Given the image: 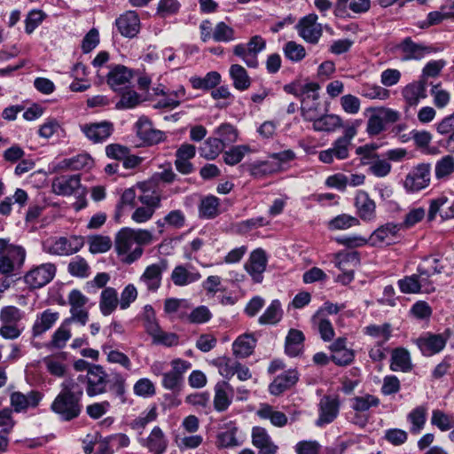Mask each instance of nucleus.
Here are the masks:
<instances>
[{
	"instance_id": "1",
	"label": "nucleus",
	"mask_w": 454,
	"mask_h": 454,
	"mask_svg": "<svg viewBox=\"0 0 454 454\" xmlns=\"http://www.w3.org/2000/svg\"><path fill=\"white\" fill-rule=\"evenodd\" d=\"M74 380H77L79 384H86V394L90 397L110 391L112 395L117 398L121 403L127 402L126 378L119 372L112 371L108 374L105 368L98 364L92 366L89 373L79 375Z\"/></svg>"
},
{
	"instance_id": "2",
	"label": "nucleus",
	"mask_w": 454,
	"mask_h": 454,
	"mask_svg": "<svg viewBox=\"0 0 454 454\" xmlns=\"http://www.w3.org/2000/svg\"><path fill=\"white\" fill-rule=\"evenodd\" d=\"M154 239L149 230L124 227L115 235L114 247L121 262L131 264L143 255L142 247L152 244Z\"/></svg>"
},
{
	"instance_id": "3",
	"label": "nucleus",
	"mask_w": 454,
	"mask_h": 454,
	"mask_svg": "<svg viewBox=\"0 0 454 454\" xmlns=\"http://www.w3.org/2000/svg\"><path fill=\"white\" fill-rule=\"evenodd\" d=\"M60 391L51 404V411L62 421L77 419L82 411L83 387L74 379H67L60 385Z\"/></svg>"
},
{
	"instance_id": "4",
	"label": "nucleus",
	"mask_w": 454,
	"mask_h": 454,
	"mask_svg": "<svg viewBox=\"0 0 454 454\" xmlns=\"http://www.w3.org/2000/svg\"><path fill=\"white\" fill-rule=\"evenodd\" d=\"M359 125L360 121H356L346 127L343 135L333 142L332 147L319 153V160L325 164H332L335 160H343L348 159L352 148V140L357 134Z\"/></svg>"
},
{
	"instance_id": "5",
	"label": "nucleus",
	"mask_w": 454,
	"mask_h": 454,
	"mask_svg": "<svg viewBox=\"0 0 454 454\" xmlns=\"http://www.w3.org/2000/svg\"><path fill=\"white\" fill-rule=\"evenodd\" d=\"M368 111L372 112L366 125L370 137L380 135L386 129V124L397 122L401 116L398 111L387 107L369 108Z\"/></svg>"
},
{
	"instance_id": "6",
	"label": "nucleus",
	"mask_w": 454,
	"mask_h": 454,
	"mask_svg": "<svg viewBox=\"0 0 454 454\" xmlns=\"http://www.w3.org/2000/svg\"><path fill=\"white\" fill-rule=\"evenodd\" d=\"M84 243V238L82 236L59 237L51 242L47 241L43 245V249L53 255L67 256L79 252Z\"/></svg>"
},
{
	"instance_id": "7",
	"label": "nucleus",
	"mask_w": 454,
	"mask_h": 454,
	"mask_svg": "<svg viewBox=\"0 0 454 454\" xmlns=\"http://www.w3.org/2000/svg\"><path fill=\"white\" fill-rule=\"evenodd\" d=\"M265 40L260 35L253 36L247 44L239 43L234 46L233 53L239 57L248 67H258L257 55L265 48Z\"/></svg>"
},
{
	"instance_id": "8",
	"label": "nucleus",
	"mask_w": 454,
	"mask_h": 454,
	"mask_svg": "<svg viewBox=\"0 0 454 454\" xmlns=\"http://www.w3.org/2000/svg\"><path fill=\"white\" fill-rule=\"evenodd\" d=\"M431 165L420 163L415 166L405 176L403 187L409 193L419 192L430 184Z\"/></svg>"
},
{
	"instance_id": "9",
	"label": "nucleus",
	"mask_w": 454,
	"mask_h": 454,
	"mask_svg": "<svg viewBox=\"0 0 454 454\" xmlns=\"http://www.w3.org/2000/svg\"><path fill=\"white\" fill-rule=\"evenodd\" d=\"M56 274V266L53 263H43L31 270L25 276V283L31 289L41 288L50 283Z\"/></svg>"
},
{
	"instance_id": "10",
	"label": "nucleus",
	"mask_w": 454,
	"mask_h": 454,
	"mask_svg": "<svg viewBox=\"0 0 454 454\" xmlns=\"http://www.w3.org/2000/svg\"><path fill=\"white\" fill-rule=\"evenodd\" d=\"M394 50L401 54L400 59L403 61L419 60L434 51L433 47L417 43L411 37H405L394 47Z\"/></svg>"
},
{
	"instance_id": "11",
	"label": "nucleus",
	"mask_w": 454,
	"mask_h": 454,
	"mask_svg": "<svg viewBox=\"0 0 454 454\" xmlns=\"http://www.w3.org/2000/svg\"><path fill=\"white\" fill-rule=\"evenodd\" d=\"M450 336V330L443 333H427L418 339L417 344L424 356H431L444 348Z\"/></svg>"
},
{
	"instance_id": "12",
	"label": "nucleus",
	"mask_w": 454,
	"mask_h": 454,
	"mask_svg": "<svg viewBox=\"0 0 454 454\" xmlns=\"http://www.w3.org/2000/svg\"><path fill=\"white\" fill-rule=\"evenodd\" d=\"M26 259V250L22 247H12L8 254L0 256V273L10 277L20 270Z\"/></svg>"
},
{
	"instance_id": "13",
	"label": "nucleus",
	"mask_w": 454,
	"mask_h": 454,
	"mask_svg": "<svg viewBox=\"0 0 454 454\" xmlns=\"http://www.w3.org/2000/svg\"><path fill=\"white\" fill-rule=\"evenodd\" d=\"M43 395L37 390H31L27 394L14 391L10 395L12 411L20 413L27 412L28 409L36 408L43 399Z\"/></svg>"
},
{
	"instance_id": "14",
	"label": "nucleus",
	"mask_w": 454,
	"mask_h": 454,
	"mask_svg": "<svg viewBox=\"0 0 454 454\" xmlns=\"http://www.w3.org/2000/svg\"><path fill=\"white\" fill-rule=\"evenodd\" d=\"M82 132L92 143L105 142L114 130V123L109 121L85 123L80 126Z\"/></svg>"
},
{
	"instance_id": "15",
	"label": "nucleus",
	"mask_w": 454,
	"mask_h": 454,
	"mask_svg": "<svg viewBox=\"0 0 454 454\" xmlns=\"http://www.w3.org/2000/svg\"><path fill=\"white\" fill-rule=\"evenodd\" d=\"M52 191L59 196H71L82 189V195H85V189L81 184V176L67 175L55 177L52 181Z\"/></svg>"
},
{
	"instance_id": "16",
	"label": "nucleus",
	"mask_w": 454,
	"mask_h": 454,
	"mask_svg": "<svg viewBox=\"0 0 454 454\" xmlns=\"http://www.w3.org/2000/svg\"><path fill=\"white\" fill-rule=\"evenodd\" d=\"M136 129L137 136L145 145H153L165 139L164 132L154 129L147 117H140L136 123Z\"/></svg>"
},
{
	"instance_id": "17",
	"label": "nucleus",
	"mask_w": 454,
	"mask_h": 454,
	"mask_svg": "<svg viewBox=\"0 0 454 454\" xmlns=\"http://www.w3.org/2000/svg\"><path fill=\"white\" fill-rule=\"evenodd\" d=\"M317 20L316 14H309L296 25L299 35L310 43H317L322 35V27L317 23Z\"/></svg>"
},
{
	"instance_id": "18",
	"label": "nucleus",
	"mask_w": 454,
	"mask_h": 454,
	"mask_svg": "<svg viewBox=\"0 0 454 454\" xmlns=\"http://www.w3.org/2000/svg\"><path fill=\"white\" fill-rule=\"evenodd\" d=\"M268 258L262 248L254 250L249 256L245 269L255 283H261L263 279V272L266 270Z\"/></svg>"
},
{
	"instance_id": "19",
	"label": "nucleus",
	"mask_w": 454,
	"mask_h": 454,
	"mask_svg": "<svg viewBox=\"0 0 454 454\" xmlns=\"http://www.w3.org/2000/svg\"><path fill=\"white\" fill-rule=\"evenodd\" d=\"M166 269L167 263L165 261L160 264L153 263L147 266L139 278V283L143 285L148 292H156L161 285L162 273Z\"/></svg>"
},
{
	"instance_id": "20",
	"label": "nucleus",
	"mask_w": 454,
	"mask_h": 454,
	"mask_svg": "<svg viewBox=\"0 0 454 454\" xmlns=\"http://www.w3.org/2000/svg\"><path fill=\"white\" fill-rule=\"evenodd\" d=\"M214 392V409L218 412L227 411L232 403L233 387L227 380H221L215 385Z\"/></svg>"
},
{
	"instance_id": "21",
	"label": "nucleus",
	"mask_w": 454,
	"mask_h": 454,
	"mask_svg": "<svg viewBox=\"0 0 454 454\" xmlns=\"http://www.w3.org/2000/svg\"><path fill=\"white\" fill-rule=\"evenodd\" d=\"M402 230L399 223L388 222L380 225L369 237V243L373 246L390 244Z\"/></svg>"
},
{
	"instance_id": "22",
	"label": "nucleus",
	"mask_w": 454,
	"mask_h": 454,
	"mask_svg": "<svg viewBox=\"0 0 454 454\" xmlns=\"http://www.w3.org/2000/svg\"><path fill=\"white\" fill-rule=\"evenodd\" d=\"M340 401L338 397L324 396L319 403V417L316 425L322 427L333 422L339 414Z\"/></svg>"
},
{
	"instance_id": "23",
	"label": "nucleus",
	"mask_w": 454,
	"mask_h": 454,
	"mask_svg": "<svg viewBox=\"0 0 454 454\" xmlns=\"http://www.w3.org/2000/svg\"><path fill=\"white\" fill-rule=\"evenodd\" d=\"M299 380V373L295 369H289L278 375L269 386V392L273 395H280L292 388Z\"/></svg>"
},
{
	"instance_id": "24",
	"label": "nucleus",
	"mask_w": 454,
	"mask_h": 454,
	"mask_svg": "<svg viewBox=\"0 0 454 454\" xmlns=\"http://www.w3.org/2000/svg\"><path fill=\"white\" fill-rule=\"evenodd\" d=\"M402 96L406 106H417L421 99L427 97V82L419 80L404 86L402 90Z\"/></svg>"
},
{
	"instance_id": "25",
	"label": "nucleus",
	"mask_w": 454,
	"mask_h": 454,
	"mask_svg": "<svg viewBox=\"0 0 454 454\" xmlns=\"http://www.w3.org/2000/svg\"><path fill=\"white\" fill-rule=\"evenodd\" d=\"M252 443L258 449V454H277L278 450L267 430L262 427L252 428Z\"/></svg>"
},
{
	"instance_id": "26",
	"label": "nucleus",
	"mask_w": 454,
	"mask_h": 454,
	"mask_svg": "<svg viewBox=\"0 0 454 454\" xmlns=\"http://www.w3.org/2000/svg\"><path fill=\"white\" fill-rule=\"evenodd\" d=\"M140 442L153 454H163L168 447V439L158 426L153 428L147 438L141 439Z\"/></svg>"
},
{
	"instance_id": "27",
	"label": "nucleus",
	"mask_w": 454,
	"mask_h": 454,
	"mask_svg": "<svg viewBox=\"0 0 454 454\" xmlns=\"http://www.w3.org/2000/svg\"><path fill=\"white\" fill-rule=\"evenodd\" d=\"M115 24L119 32L125 37L132 38L139 32L140 21L135 12L129 11L121 15Z\"/></svg>"
},
{
	"instance_id": "28",
	"label": "nucleus",
	"mask_w": 454,
	"mask_h": 454,
	"mask_svg": "<svg viewBox=\"0 0 454 454\" xmlns=\"http://www.w3.org/2000/svg\"><path fill=\"white\" fill-rule=\"evenodd\" d=\"M250 176L255 179H262L272 174L278 173V165L268 160H257L241 166Z\"/></svg>"
},
{
	"instance_id": "29",
	"label": "nucleus",
	"mask_w": 454,
	"mask_h": 454,
	"mask_svg": "<svg viewBox=\"0 0 454 454\" xmlns=\"http://www.w3.org/2000/svg\"><path fill=\"white\" fill-rule=\"evenodd\" d=\"M132 78V71L122 65L114 67L107 74V83L114 90H121Z\"/></svg>"
},
{
	"instance_id": "30",
	"label": "nucleus",
	"mask_w": 454,
	"mask_h": 454,
	"mask_svg": "<svg viewBox=\"0 0 454 454\" xmlns=\"http://www.w3.org/2000/svg\"><path fill=\"white\" fill-rule=\"evenodd\" d=\"M446 266L447 258H444L442 255L434 254L425 256L419 264L422 274L427 275V273H430L433 276L444 273Z\"/></svg>"
},
{
	"instance_id": "31",
	"label": "nucleus",
	"mask_w": 454,
	"mask_h": 454,
	"mask_svg": "<svg viewBox=\"0 0 454 454\" xmlns=\"http://www.w3.org/2000/svg\"><path fill=\"white\" fill-rule=\"evenodd\" d=\"M59 317V312H53L51 309H46L39 316H37L32 327V333L34 337L42 335L46 331L50 330Z\"/></svg>"
},
{
	"instance_id": "32",
	"label": "nucleus",
	"mask_w": 454,
	"mask_h": 454,
	"mask_svg": "<svg viewBox=\"0 0 454 454\" xmlns=\"http://www.w3.org/2000/svg\"><path fill=\"white\" fill-rule=\"evenodd\" d=\"M304 334L301 331L291 329L286 338L285 352L287 356L294 357L301 354L304 347Z\"/></svg>"
},
{
	"instance_id": "33",
	"label": "nucleus",
	"mask_w": 454,
	"mask_h": 454,
	"mask_svg": "<svg viewBox=\"0 0 454 454\" xmlns=\"http://www.w3.org/2000/svg\"><path fill=\"white\" fill-rule=\"evenodd\" d=\"M355 200V206L362 220L370 221L375 217V203L366 192H359Z\"/></svg>"
},
{
	"instance_id": "34",
	"label": "nucleus",
	"mask_w": 454,
	"mask_h": 454,
	"mask_svg": "<svg viewBox=\"0 0 454 454\" xmlns=\"http://www.w3.org/2000/svg\"><path fill=\"white\" fill-rule=\"evenodd\" d=\"M256 415L262 419H269L271 425L277 427H283L288 422L287 416L284 412L274 410L271 405L267 403L260 405Z\"/></svg>"
},
{
	"instance_id": "35",
	"label": "nucleus",
	"mask_w": 454,
	"mask_h": 454,
	"mask_svg": "<svg viewBox=\"0 0 454 454\" xmlns=\"http://www.w3.org/2000/svg\"><path fill=\"white\" fill-rule=\"evenodd\" d=\"M201 275L197 270H189L184 265H178L174 268L171 273V280L175 286H184L194 283L200 279Z\"/></svg>"
},
{
	"instance_id": "36",
	"label": "nucleus",
	"mask_w": 454,
	"mask_h": 454,
	"mask_svg": "<svg viewBox=\"0 0 454 454\" xmlns=\"http://www.w3.org/2000/svg\"><path fill=\"white\" fill-rule=\"evenodd\" d=\"M256 340L251 334H244L237 338L232 344L233 355L237 358H246L253 354Z\"/></svg>"
},
{
	"instance_id": "37",
	"label": "nucleus",
	"mask_w": 454,
	"mask_h": 454,
	"mask_svg": "<svg viewBox=\"0 0 454 454\" xmlns=\"http://www.w3.org/2000/svg\"><path fill=\"white\" fill-rule=\"evenodd\" d=\"M318 90L319 85L317 82L301 84L300 82H293L284 86V90L286 93L292 94L296 98H302L306 92H312L311 97L314 101L317 100L319 98Z\"/></svg>"
},
{
	"instance_id": "38",
	"label": "nucleus",
	"mask_w": 454,
	"mask_h": 454,
	"mask_svg": "<svg viewBox=\"0 0 454 454\" xmlns=\"http://www.w3.org/2000/svg\"><path fill=\"white\" fill-rule=\"evenodd\" d=\"M342 127V120L336 114H324L313 123V129L318 132H333Z\"/></svg>"
},
{
	"instance_id": "39",
	"label": "nucleus",
	"mask_w": 454,
	"mask_h": 454,
	"mask_svg": "<svg viewBox=\"0 0 454 454\" xmlns=\"http://www.w3.org/2000/svg\"><path fill=\"white\" fill-rule=\"evenodd\" d=\"M220 201L215 196H207L199 205V216L201 219H214L220 214Z\"/></svg>"
},
{
	"instance_id": "40",
	"label": "nucleus",
	"mask_w": 454,
	"mask_h": 454,
	"mask_svg": "<svg viewBox=\"0 0 454 454\" xmlns=\"http://www.w3.org/2000/svg\"><path fill=\"white\" fill-rule=\"evenodd\" d=\"M190 82L193 89L208 90L215 89L221 82V74L216 71L208 72L204 77L192 76Z\"/></svg>"
},
{
	"instance_id": "41",
	"label": "nucleus",
	"mask_w": 454,
	"mask_h": 454,
	"mask_svg": "<svg viewBox=\"0 0 454 454\" xmlns=\"http://www.w3.org/2000/svg\"><path fill=\"white\" fill-rule=\"evenodd\" d=\"M229 73L235 89L243 91L250 87L251 79L242 66L239 64L231 65Z\"/></svg>"
},
{
	"instance_id": "42",
	"label": "nucleus",
	"mask_w": 454,
	"mask_h": 454,
	"mask_svg": "<svg viewBox=\"0 0 454 454\" xmlns=\"http://www.w3.org/2000/svg\"><path fill=\"white\" fill-rule=\"evenodd\" d=\"M136 191L133 187L123 191L115 207L114 220L119 222L127 209L133 208L136 202Z\"/></svg>"
},
{
	"instance_id": "43",
	"label": "nucleus",
	"mask_w": 454,
	"mask_h": 454,
	"mask_svg": "<svg viewBox=\"0 0 454 454\" xmlns=\"http://www.w3.org/2000/svg\"><path fill=\"white\" fill-rule=\"evenodd\" d=\"M119 303L117 292L113 287L105 288L100 295L99 308L104 316H108L114 311Z\"/></svg>"
},
{
	"instance_id": "44",
	"label": "nucleus",
	"mask_w": 454,
	"mask_h": 454,
	"mask_svg": "<svg viewBox=\"0 0 454 454\" xmlns=\"http://www.w3.org/2000/svg\"><path fill=\"white\" fill-rule=\"evenodd\" d=\"M392 371L408 372L411 369L409 352L403 348H398L392 351L391 364Z\"/></svg>"
},
{
	"instance_id": "45",
	"label": "nucleus",
	"mask_w": 454,
	"mask_h": 454,
	"mask_svg": "<svg viewBox=\"0 0 454 454\" xmlns=\"http://www.w3.org/2000/svg\"><path fill=\"white\" fill-rule=\"evenodd\" d=\"M283 317V309L278 300H273L270 306L260 316L258 322L260 325H275L278 323Z\"/></svg>"
},
{
	"instance_id": "46",
	"label": "nucleus",
	"mask_w": 454,
	"mask_h": 454,
	"mask_svg": "<svg viewBox=\"0 0 454 454\" xmlns=\"http://www.w3.org/2000/svg\"><path fill=\"white\" fill-rule=\"evenodd\" d=\"M222 139L208 137L200 147V154L207 160H215L223 150Z\"/></svg>"
},
{
	"instance_id": "47",
	"label": "nucleus",
	"mask_w": 454,
	"mask_h": 454,
	"mask_svg": "<svg viewBox=\"0 0 454 454\" xmlns=\"http://www.w3.org/2000/svg\"><path fill=\"white\" fill-rule=\"evenodd\" d=\"M93 159L88 153H81L76 156L64 159L61 161L62 168L70 170H80L83 168H90L93 166Z\"/></svg>"
},
{
	"instance_id": "48",
	"label": "nucleus",
	"mask_w": 454,
	"mask_h": 454,
	"mask_svg": "<svg viewBox=\"0 0 454 454\" xmlns=\"http://www.w3.org/2000/svg\"><path fill=\"white\" fill-rule=\"evenodd\" d=\"M112 348L113 347L109 344L102 346V350L106 355L107 362L110 364H118L128 371L131 370L132 364L129 356L117 349H113Z\"/></svg>"
},
{
	"instance_id": "49",
	"label": "nucleus",
	"mask_w": 454,
	"mask_h": 454,
	"mask_svg": "<svg viewBox=\"0 0 454 454\" xmlns=\"http://www.w3.org/2000/svg\"><path fill=\"white\" fill-rule=\"evenodd\" d=\"M213 364L218 368L219 373L223 378L230 380L235 374L239 362L228 356H220L213 361Z\"/></svg>"
},
{
	"instance_id": "50",
	"label": "nucleus",
	"mask_w": 454,
	"mask_h": 454,
	"mask_svg": "<svg viewBox=\"0 0 454 454\" xmlns=\"http://www.w3.org/2000/svg\"><path fill=\"white\" fill-rule=\"evenodd\" d=\"M454 173V157L450 154L445 155L436 161L434 175L436 179L441 180L449 177Z\"/></svg>"
},
{
	"instance_id": "51",
	"label": "nucleus",
	"mask_w": 454,
	"mask_h": 454,
	"mask_svg": "<svg viewBox=\"0 0 454 454\" xmlns=\"http://www.w3.org/2000/svg\"><path fill=\"white\" fill-rule=\"evenodd\" d=\"M251 151L249 145H240L231 147L223 153V161L230 166L239 163L245 155Z\"/></svg>"
},
{
	"instance_id": "52",
	"label": "nucleus",
	"mask_w": 454,
	"mask_h": 454,
	"mask_svg": "<svg viewBox=\"0 0 454 454\" xmlns=\"http://www.w3.org/2000/svg\"><path fill=\"white\" fill-rule=\"evenodd\" d=\"M89 250L91 254L106 253L112 247V240L108 236L91 235L88 237Z\"/></svg>"
},
{
	"instance_id": "53",
	"label": "nucleus",
	"mask_w": 454,
	"mask_h": 454,
	"mask_svg": "<svg viewBox=\"0 0 454 454\" xmlns=\"http://www.w3.org/2000/svg\"><path fill=\"white\" fill-rule=\"evenodd\" d=\"M427 409L424 406H418L407 416L408 421L411 424V432L418 434L424 427L426 423Z\"/></svg>"
},
{
	"instance_id": "54",
	"label": "nucleus",
	"mask_w": 454,
	"mask_h": 454,
	"mask_svg": "<svg viewBox=\"0 0 454 454\" xmlns=\"http://www.w3.org/2000/svg\"><path fill=\"white\" fill-rule=\"evenodd\" d=\"M90 270L87 261L81 256L73 258L67 266L68 273L71 276L81 278L89 277Z\"/></svg>"
},
{
	"instance_id": "55",
	"label": "nucleus",
	"mask_w": 454,
	"mask_h": 454,
	"mask_svg": "<svg viewBox=\"0 0 454 454\" xmlns=\"http://www.w3.org/2000/svg\"><path fill=\"white\" fill-rule=\"evenodd\" d=\"M158 417L157 408L156 406H153L146 413L143 412L139 417L133 419L129 426L133 430H137L139 434H142V431L145 428V427L156 420Z\"/></svg>"
},
{
	"instance_id": "56",
	"label": "nucleus",
	"mask_w": 454,
	"mask_h": 454,
	"mask_svg": "<svg viewBox=\"0 0 454 454\" xmlns=\"http://www.w3.org/2000/svg\"><path fill=\"white\" fill-rule=\"evenodd\" d=\"M361 95L370 99L386 100L389 98L390 92L379 85L364 84L361 88Z\"/></svg>"
},
{
	"instance_id": "57",
	"label": "nucleus",
	"mask_w": 454,
	"mask_h": 454,
	"mask_svg": "<svg viewBox=\"0 0 454 454\" xmlns=\"http://www.w3.org/2000/svg\"><path fill=\"white\" fill-rule=\"evenodd\" d=\"M430 94L434 106L438 109L446 107L450 101V92L441 88V82L432 86Z\"/></svg>"
},
{
	"instance_id": "58",
	"label": "nucleus",
	"mask_w": 454,
	"mask_h": 454,
	"mask_svg": "<svg viewBox=\"0 0 454 454\" xmlns=\"http://www.w3.org/2000/svg\"><path fill=\"white\" fill-rule=\"evenodd\" d=\"M380 403L378 397L372 395H365L364 396H356L352 399V409L356 411L364 412L367 411L371 407H376Z\"/></svg>"
},
{
	"instance_id": "59",
	"label": "nucleus",
	"mask_w": 454,
	"mask_h": 454,
	"mask_svg": "<svg viewBox=\"0 0 454 454\" xmlns=\"http://www.w3.org/2000/svg\"><path fill=\"white\" fill-rule=\"evenodd\" d=\"M358 224L359 221L356 217L341 214L332 219L328 223V227L330 230H346Z\"/></svg>"
},
{
	"instance_id": "60",
	"label": "nucleus",
	"mask_w": 454,
	"mask_h": 454,
	"mask_svg": "<svg viewBox=\"0 0 454 454\" xmlns=\"http://www.w3.org/2000/svg\"><path fill=\"white\" fill-rule=\"evenodd\" d=\"M62 324L52 334L51 340L47 347L55 348H63L67 341L71 338V332Z\"/></svg>"
},
{
	"instance_id": "61",
	"label": "nucleus",
	"mask_w": 454,
	"mask_h": 454,
	"mask_svg": "<svg viewBox=\"0 0 454 454\" xmlns=\"http://www.w3.org/2000/svg\"><path fill=\"white\" fill-rule=\"evenodd\" d=\"M284 53L293 62H299L306 56L304 47L294 41H289L285 44Z\"/></svg>"
},
{
	"instance_id": "62",
	"label": "nucleus",
	"mask_w": 454,
	"mask_h": 454,
	"mask_svg": "<svg viewBox=\"0 0 454 454\" xmlns=\"http://www.w3.org/2000/svg\"><path fill=\"white\" fill-rule=\"evenodd\" d=\"M22 317L23 313L15 306L4 307L0 311V321L2 324L18 325Z\"/></svg>"
},
{
	"instance_id": "63",
	"label": "nucleus",
	"mask_w": 454,
	"mask_h": 454,
	"mask_svg": "<svg viewBox=\"0 0 454 454\" xmlns=\"http://www.w3.org/2000/svg\"><path fill=\"white\" fill-rule=\"evenodd\" d=\"M397 286L403 294H419L420 286L417 274L406 276L397 281Z\"/></svg>"
},
{
	"instance_id": "64",
	"label": "nucleus",
	"mask_w": 454,
	"mask_h": 454,
	"mask_svg": "<svg viewBox=\"0 0 454 454\" xmlns=\"http://www.w3.org/2000/svg\"><path fill=\"white\" fill-rule=\"evenodd\" d=\"M431 423L437 427L441 431H447L453 427L452 419L440 410H434L431 417Z\"/></svg>"
}]
</instances>
